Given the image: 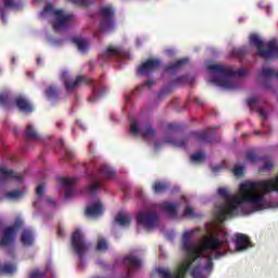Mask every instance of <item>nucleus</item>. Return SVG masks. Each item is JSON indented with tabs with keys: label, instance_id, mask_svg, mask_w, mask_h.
Listing matches in <instances>:
<instances>
[{
	"label": "nucleus",
	"instance_id": "052dcab7",
	"mask_svg": "<svg viewBox=\"0 0 278 278\" xmlns=\"http://www.w3.org/2000/svg\"><path fill=\"white\" fill-rule=\"evenodd\" d=\"M166 94H168V91L162 90V91L159 93V97H166Z\"/></svg>",
	"mask_w": 278,
	"mask_h": 278
},
{
	"label": "nucleus",
	"instance_id": "a18cd8bd",
	"mask_svg": "<svg viewBox=\"0 0 278 278\" xmlns=\"http://www.w3.org/2000/svg\"><path fill=\"white\" fill-rule=\"evenodd\" d=\"M245 157L251 164H255V162H257V154L254 152H249Z\"/></svg>",
	"mask_w": 278,
	"mask_h": 278
},
{
	"label": "nucleus",
	"instance_id": "5701e85b",
	"mask_svg": "<svg viewBox=\"0 0 278 278\" xmlns=\"http://www.w3.org/2000/svg\"><path fill=\"white\" fill-rule=\"evenodd\" d=\"M188 62H189L188 58L179 59L176 62L166 66L165 73H170L173 71H177V68H181L182 66H186V64H188Z\"/></svg>",
	"mask_w": 278,
	"mask_h": 278
},
{
	"label": "nucleus",
	"instance_id": "423d86ee",
	"mask_svg": "<svg viewBox=\"0 0 278 278\" xmlns=\"http://www.w3.org/2000/svg\"><path fill=\"white\" fill-rule=\"evenodd\" d=\"M24 222L21 218H16L12 226L7 227L3 230L2 238L0 240V247H7L5 253L7 255H11V257H14L16 254V250L14 249V239L16 238V231L18 229H23Z\"/></svg>",
	"mask_w": 278,
	"mask_h": 278
},
{
	"label": "nucleus",
	"instance_id": "dca6fc26",
	"mask_svg": "<svg viewBox=\"0 0 278 278\" xmlns=\"http://www.w3.org/2000/svg\"><path fill=\"white\" fill-rule=\"evenodd\" d=\"M124 264L127 266L129 273H131V270H136L142 266V261L138 256L130 254L124 257Z\"/></svg>",
	"mask_w": 278,
	"mask_h": 278
},
{
	"label": "nucleus",
	"instance_id": "e2e57ef3",
	"mask_svg": "<svg viewBox=\"0 0 278 278\" xmlns=\"http://www.w3.org/2000/svg\"><path fill=\"white\" fill-rule=\"evenodd\" d=\"M89 67L92 71L94 68V63L93 62H89Z\"/></svg>",
	"mask_w": 278,
	"mask_h": 278
},
{
	"label": "nucleus",
	"instance_id": "39448f33",
	"mask_svg": "<svg viewBox=\"0 0 278 278\" xmlns=\"http://www.w3.org/2000/svg\"><path fill=\"white\" fill-rule=\"evenodd\" d=\"M250 45L255 47L257 55L263 58V60H275L278 58V40L270 39L266 46H264V40L260 36L252 34L250 35Z\"/></svg>",
	"mask_w": 278,
	"mask_h": 278
},
{
	"label": "nucleus",
	"instance_id": "49530a36",
	"mask_svg": "<svg viewBox=\"0 0 278 278\" xmlns=\"http://www.w3.org/2000/svg\"><path fill=\"white\" fill-rule=\"evenodd\" d=\"M3 5L4 8H13V9L18 8V4H16L14 0H3Z\"/></svg>",
	"mask_w": 278,
	"mask_h": 278
},
{
	"label": "nucleus",
	"instance_id": "1a4fd4ad",
	"mask_svg": "<svg viewBox=\"0 0 278 278\" xmlns=\"http://www.w3.org/2000/svg\"><path fill=\"white\" fill-rule=\"evenodd\" d=\"M72 249L74 253L77 255L79 262H84V256L88 253V249H90V243L86 241V236L81 230L76 229L72 235Z\"/></svg>",
	"mask_w": 278,
	"mask_h": 278
},
{
	"label": "nucleus",
	"instance_id": "393cba45",
	"mask_svg": "<svg viewBox=\"0 0 278 278\" xmlns=\"http://www.w3.org/2000/svg\"><path fill=\"white\" fill-rule=\"evenodd\" d=\"M72 41L74 42V45H76L78 51H80V53H86V51H88V41L84 38H79V37H74L72 39Z\"/></svg>",
	"mask_w": 278,
	"mask_h": 278
},
{
	"label": "nucleus",
	"instance_id": "aec40b11",
	"mask_svg": "<svg viewBox=\"0 0 278 278\" xmlns=\"http://www.w3.org/2000/svg\"><path fill=\"white\" fill-rule=\"evenodd\" d=\"M235 244L238 251H247V248L251 244V239H249L247 235L237 233Z\"/></svg>",
	"mask_w": 278,
	"mask_h": 278
},
{
	"label": "nucleus",
	"instance_id": "58836bf2",
	"mask_svg": "<svg viewBox=\"0 0 278 278\" xmlns=\"http://www.w3.org/2000/svg\"><path fill=\"white\" fill-rule=\"evenodd\" d=\"M232 173H233L235 177H243L244 176V167L235 165Z\"/></svg>",
	"mask_w": 278,
	"mask_h": 278
},
{
	"label": "nucleus",
	"instance_id": "a19ab883",
	"mask_svg": "<svg viewBox=\"0 0 278 278\" xmlns=\"http://www.w3.org/2000/svg\"><path fill=\"white\" fill-rule=\"evenodd\" d=\"M21 194H22L21 190H13V191L7 192L5 197L7 199H18Z\"/></svg>",
	"mask_w": 278,
	"mask_h": 278
},
{
	"label": "nucleus",
	"instance_id": "a878e982",
	"mask_svg": "<svg viewBox=\"0 0 278 278\" xmlns=\"http://www.w3.org/2000/svg\"><path fill=\"white\" fill-rule=\"evenodd\" d=\"M115 223H117V225H121L122 227H125L127 225H130L131 218L129 217V214H127V213H118L115 216Z\"/></svg>",
	"mask_w": 278,
	"mask_h": 278
},
{
	"label": "nucleus",
	"instance_id": "a211bd4d",
	"mask_svg": "<svg viewBox=\"0 0 278 278\" xmlns=\"http://www.w3.org/2000/svg\"><path fill=\"white\" fill-rule=\"evenodd\" d=\"M61 186L66 188L65 190V199L68 200L71 197H73V187L75 186V182L77 181L75 178H60L59 179Z\"/></svg>",
	"mask_w": 278,
	"mask_h": 278
},
{
	"label": "nucleus",
	"instance_id": "bf43d9fd",
	"mask_svg": "<svg viewBox=\"0 0 278 278\" xmlns=\"http://www.w3.org/2000/svg\"><path fill=\"white\" fill-rule=\"evenodd\" d=\"M58 236H59L60 238H62V236H64V230H62V228H59V229H58Z\"/></svg>",
	"mask_w": 278,
	"mask_h": 278
},
{
	"label": "nucleus",
	"instance_id": "473e14b6",
	"mask_svg": "<svg viewBox=\"0 0 278 278\" xmlns=\"http://www.w3.org/2000/svg\"><path fill=\"white\" fill-rule=\"evenodd\" d=\"M0 105L2 108H10V92L4 91L0 93Z\"/></svg>",
	"mask_w": 278,
	"mask_h": 278
},
{
	"label": "nucleus",
	"instance_id": "f8f14e48",
	"mask_svg": "<svg viewBox=\"0 0 278 278\" xmlns=\"http://www.w3.org/2000/svg\"><path fill=\"white\" fill-rule=\"evenodd\" d=\"M268 77H275V79H278V71L270 67H264L256 79L262 84L263 87L268 89L270 88V80H268Z\"/></svg>",
	"mask_w": 278,
	"mask_h": 278
},
{
	"label": "nucleus",
	"instance_id": "338daca9",
	"mask_svg": "<svg viewBox=\"0 0 278 278\" xmlns=\"http://www.w3.org/2000/svg\"><path fill=\"white\" fill-rule=\"evenodd\" d=\"M62 125V123L58 122L56 123V127H60Z\"/></svg>",
	"mask_w": 278,
	"mask_h": 278
},
{
	"label": "nucleus",
	"instance_id": "79ce46f5",
	"mask_svg": "<svg viewBox=\"0 0 278 278\" xmlns=\"http://www.w3.org/2000/svg\"><path fill=\"white\" fill-rule=\"evenodd\" d=\"M273 166H274L273 161H266L263 167L260 168V173H266V170H270Z\"/></svg>",
	"mask_w": 278,
	"mask_h": 278
},
{
	"label": "nucleus",
	"instance_id": "13d9d810",
	"mask_svg": "<svg viewBox=\"0 0 278 278\" xmlns=\"http://www.w3.org/2000/svg\"><path fill=\"white\" fill-rule=\"evenodd\" d=\"M223 167H220V166H213L212 167V172L213 173H220V169H222Z\"/></svg>",
	"mask_w": 278,
	"mask_h": 278
},
{
	"label": "nucleus",
	"instance_id": "5fc2aeb1",
	"mask_svg": "<svg viewBox=\"0 0 278 278\" xmlns=\"http://www.w3.org/2000/svg\"><path fill=\"white\" fill-rule=\"evenodd\" d=\"M258 114H260V116H262L264 118V121H266V118H268V116L266 115V111H264V109H260Z\"/></svg>",
	"mask_w": 278,
	"mask_h": 278
},
{
	"label": "nucleus",
	"instance_id": "de8ad7c7",
	"mask_svg": "<svg viewBox=\"0 0 278 278\" xmlns=\"http://www.w3.org/2000/svg\"><path fill=\"white\" fill-rule=\"evenodd\" d=\"M36 194L37 197H39V199H42V197H45V185H39L36 188Z\"/></svg>",
	"mask_w": 278,
	"mask_h": 278
},
{
	"label": "nucleus",
	"instance_id": "680f3d73",
	"mask_svg": "<svg viewBox=\"0 0 278 278\" xmlns=\"http://www.w3.org/2000/svg\"><path fill=\"white\" fill-rule=\"evenodd\" d=\"M88 151H89V153H93V151H92V143H89Z\"/></svg>",
	"mask_w": 278,
	"mask_h": 278
},
{
	"label": "nucleus",
	"instance_id": "20e7f679",
	"mask_svg": "<svg viewBox=\"0 0 278 278\" xmlns=\"http://www.w3.org/2000/svg\"><path fill=\"white\" fill-rule=\"evenodd\" d=\"M81 84H85L86 86H92L91 96L87 98L89 103H97V101H99V97H103V94L108 92V88L103 87V85H94V80L88 76H77L74 80H64V87L67 90H76V88H79Z\"/></svg>",
	"mask_w": 278,
	"mask_h": 278
},
{
	"label": "nucleus",
	"instance_id": "603ef678",
	"mask_svg": "<svg viewBox=\"0 0 278 278\" xmlns=\"http://www.w3.org/2000/svg\"><path fill=\"white\" fill-rule=\"evenodd\" d=\"M167 131H179V125L172 123L167 125Z\"/></svg>",
	"mask_w": 278,
	"mask_h": 278
},
{
	"label": "nucleus",
	"instance_id": "ddd939ff",
	"mask_svg": "<svg viewBox=\"0 0 278 278\" xmlns=\"http://www.w3.org/2000/svg\"><path fill=\"white\" fill-rule=\"evenodd\" d=\"M10 179H14L15 181H22L23 174H16L12 169L0 167V184H5L10 181Z\"/></svg>",
	"mask_w": 278,
	"mask_h": 278
},
{
	"label": "nucleus",
	"instance_id": "3c124183",
	"mask_svg": "<svg viewBox=\"0 0 278 278\" xmlns=\"http://www.w3.org/2000/svg\"><path fill=\"white\" fill-rule=\"evenodd\" d=\"M64 157H65V160L71 162V160H75V153H73V151H71V150H66Z\"/></svg>",
	"mask_w": 278,
	"mask_h": 278
},
{
	"label": "nucleus",
	"instance_id": "37998d69",
	"mask_svg": "<svg viewBox=\"0 0 278 278\" xmlns=\"http://www.w3.org/2000/svg\"><path fill=\"white\" fill-rule=\"evenodd\" d=\"M43 277H47V273L39 271V270H35L29 275V278H43Z\"/></svg>",
	"mask_w": 278,
	"mask_h": 278
},
{
	"label": "nucleus",
	"instance_id": "6e6d98bb",
	"mask_svg": "<svg viewBox=\"0 0 278 278\" xmlns=\"http://www.w3.org/2000/svg\"><path fill=\"white\" fill-rule=\"evenodd\" d=\"M143 86H148V88H151V86H155V80H147L143 83Z\"/></svg>",
	"mask_w": 278,
	"mask_h": 278
},
{
	"label": "nucleus",
	"instance_id": "f03ea898",
	"mask_svg": "<svg viewBox=\"0 0 278 278\" xmlns=\"http://www.w3.org/2000/svg\"><path fill=\"white\" fill-rule=\"evenodd\" d=\"M206 68L214 74L208 80L210 84H215V86H220V88H225L226 90H233L236 88L233 79L245 77L249 74L247 68L233 71L220 64H208Z\"/></svg>",
	"mask_w": 278,
	"mask_h": 278
},
{
	"label": "nucleus",
	"instance_id": "f257e3e1",
	"mask_svg": "<svg viewBox=\"0 0 278 278\" xmlns=\"http://www.w3.org/2000/svg\"><path fill=\"white\" fill-rule=\"evenodd\" d=\"M201 230L195 228L191 231H185L182 235V249L187 253L189 261L182 264L176 273H170L166 268H157L156 273L160 278H186V274L192 268V264L203 257L204 251H215L216 257H223L225 252H220L222 247L229 245V235L227 232H219L211 235L203 243H193L190 241L192 233H199Z\"/></svg>",
	"mask_w": 278,
	"mask_h": 278
},
{
	"label": "nucleus",
	"instance_id": "4d7b16f0",
	"mask_svg": "<svg viewBox=\"0 0 278 278\" xmlns=\"http://www.w3.org/2000/svg\"><path fill=\"white\" fill-rule=\"evenodd\" d=\"M194 103H195V105L201 106V105H203V100H201L200 98H194Z\"/></svg>",
	"mask_w": 278,
	"mask_h": 278
},
{
	"label": "nucleus",
	"instance_id": "9d476101",
	"mask_svg": "<svg viewBox=\"0 0 278 278\" xmlns=\"http://www.w3.org/2000/svg\"><path fill=\"white\" fill-rule=\"evenodd\" d=\"M160 218L157 217V212L155 210L152 211H141L137 215V224L142 225L146 229H153L157 227Z\"/></svg>",
	"mask_w": 278,
	"mask_h": 278
},
{
	"label": "nucleus",
	"instance_id": "c756f323",
	"mask_svg": "<svg viewBox=\"0 0 278 278\" xmlns=\"http://www.w3.org/2000/svg\"><path fill=\"white\" fill-rule=\"evenodd\" d=\"M152 190L155 194H162V192H166L168 190V184L157 180L154 182Z\"/></svg>",
	"mask_w": 278,
	"mask_h": 278
},
{
	"label": "nucleus",
	"instance_id": "774afa93",
	"mask_svg": "<svg viewBox=\"0 0 278 278\" xmlns=\"http://www.w3.org/2000/svg\"><path fill=\"white\" fill-rule=\"evenodd\" d=\"M14 62H15V59H14V58H12L11 63H12V64H14Z\"/></svg>",
	"mask_w": 278,
	"mask_h": 278
},
{
	"label": "nucleus",
	"instance_id": "f3484780",
	"mask_svg": "<svg viewBox=\"0 0 278 278\" xmlns=\"http://www.w3.org/2000/svg\"><path fill=\"white\" fill-rule=\"evenodd\" d=\"M123 50L119 47H115L110 45L102 54H100V60H110L112 58H116V55H121Z\"/></svg>",
	"mask_w": 278,
	"mask_h": 278
},
{
	"label": "nucleus",
	"instance_id": "412c9836",
	"mask_svg": "<svg viewBox=\"0 0 278 278\" xmlns=\"http://www.w3.org/2000/svg\"><path fill=\"white\" fill-rule=\"evenodd\" d=\"M140 134L144 140H149L157 136V129L153 128V126L148 123L143 128L140 129Z\"/></svg>",
	"mask_w": 278,
	"mask_h": 278
},
{
	"label": "nucleus",
	"instance_id": "9b49d317",
	"mask_svg": "<svg viewBox=\"0 0 278 278\" xmlns=\"http://www.w3.org/2000/svg\"><path fill=\"white\" fill-rule=\"evenodd\" d=\"M161 62L159 59H148L143 62L137 70L138 75H143L144 77H149L153 73V71H157L160 68Z\"/></svg>",
	"mask_w": 278,
	"mask_h": 278
},
{
	"label": "nucleus",
	"instance_id": "864d4df0",
	"mask_svg": "<svg viewBox=\"0 0 278 278\" xmlns=\"http://www.w3.org/2000/svg\"><path fill=\"white\" fill-rule=\"evenodd\" d=\"M0 18L5 23V8H0Z\"/></svg>",
	"mask_w": 278,
	"mask_h": 278
},
{
	"label": "nucleus",
	"instance_id": "69168bd1",
	"mask_svg": "<svg viewBox=\"0 0 278 278\" xmlns=\"http://www.w3.org/2000/svg\"><path fill=\"white\" fill-rule=\"evenodd\" d=\"M37 64H42V60L40 58L37 59Z\"/></svg>",
	"mask_w": 278,
	"mask_h": 278
},
{
	"label": "nucleus",
	"instance_id": "4be33fe9",
	"mask_svg": "<svg viewBox=\"0 0 278 278\" xmlns=\"http://www.w3.org/2000/svg\"><path fill=\"white\" fill-rule=\"evenodd\" d=\"M89 181H90V184L88 185L87 188H88L90 194H96L97 190H101L103 188V185L101 184L99 178H97V176L90 175Z\"/></svg>",
	"mask_w": 278,
	"mask_h": 278
},
{
	"label": "nucleus",
	"instance_id": "4468645a",
	"mask_svg": "<svg viewBox=\"0 0 278 278\" xmlns=\"http://www.w3.org/2000/svg\"><path fill=\"white\" fill-rule=\"evenodd\" d=\"M14 101L20 112H24V114H31V112H34V106L31 105V102L27 100V98L17 96Z\"/></svg>",
	"mask_w": 278,
	"mask_h": 278
},
{
	"label": "nucleus",
	"instance_id": "72a5a7b5",
	"mask_svg": "<svg viewBox=\"0 0 278 278\" xmlns=\"http://www.w3.org/2000/svg\"><path fill=\"white\" fill-rule=\"evenodd\" d=\"M70 3H74V5H78V8H88V5H93L94 2L90 0H68Z\"/></svg>",
	"mask_w": 278,
	"mask_h": 278
},
{
	"label": "nucleus",
	"instance_id": "c03bdc74",
	"mask_svg": "<svg viewBox=\"0 0 278 278\" xmlns=\"http://www.w3.org/2000/svg\"><path fill=\"white\" fill-rule=\"evenodd\" d=\"M190 80L188 75H182L174 80V84H188Z\"/></svg>",
	"mask_w": 278,
	"mask_h": 278
},
{
	"label": "nucleus",
	"instance_id": "ea45409f",
	"mask_svg": "<svg viewBox=\"0 0 278 278\" xmlns=\"http://www.w3.org/2000/svg\"><path fill=\"white\" fill-rule=\"evenodd\" d=\"M191 277L192 278H205L203 276V271H201L200 267H193L191 270Z\"/></svg>",
	"mask_w": 278,
	"mask_h": 278
},
{
	"label": "nucleus",
	"instance_id": "4c0bfd02",
	"mask_svg": "<svg viewBox=\"0 0 278 278\" xmlns=\"http://www.w3.org/2000/svg\"><path fill=\"white\" fill-rule=\"evenodd\" d=\"M190 160L191 162H203V160H205V154H203V152H197L191 154Z\"/></svg>",
	"mask_w": 278,
	"mask_h": 278
},
{
	"label": "nucleus",
	"instance_id": "b1692460",
	"mask_svg": "<svg viewBox=\"0 0 278 278\" xmlns=\"http://www.w3.org/2000/svg\"><path fill=\"white\" fill-rule=\"evenodd\" d=\"M45 93L47 99H50V101H58V99H60V90L55 86H49L46 88Z\"/></svg>",
	"mask_w": 278,
	"mask_h": 278
},
{
	"label": "nucleus",
	"instance_id": "6ab92c4d",
	"mask_svg": "<svg viewBox=\"0 0 278 278\" xmlns=\"http://www.w3.org/2000/svg\"><path fill=\"white\" fill-rule=\"evenodd\" d=\"M21 243L23 247H33L34 245V230L25 228L21 233Z\"/></svg>",
	"mask_w": 278,
	"mask_h": 278
},
{
	"label": "nucleus",
	"instance_id": "0e129e2a",
	"mask_svg": "<svg viewBox=\"0 0 278 278\" xmlns=\"http://www.w3.org/2000/svg\"><path fill=\"white\" fill-rule=\"evenodd\" d=\"M47 203H55V201H53V199H51V198H48Z\"/></svg>",
	"mask_w": 278,
	"mask_h": 278
},
{
	"label": "nucleus",
	"instance_id": "0eeeda50",
	"mask_svg": "<svg viewBox=\"0 0 278 278\" xmlns=\"http://www.w3.org/2000/svg\"><path fill=\"white\" fill-rule=\"evenodd\" d=\"M47 14H50V16H54L55 18V22L52 23L54 31H60V29H64V27H66V25H68V22L73 18V15H65L64 11L55 10L51 4H47L41 11V16H47Z\"/></svg>",
	"mask_w": 278,
	"mask_h": 278
},
{
	"label": "nucleus",
	"instance_id": "c9c22d12",
	"mask_svg": "<svg viewBox=\"0 0 278 278\" xmlns=\"http://www.w3.org/2000/svg\"><path fill=\"white\" fill-rule=\"evenodd\" d=\"M130 134L132 136H138L140 134V128L138 127V121L131 119L130 122Z\"/></svg>",
	"mask_w": 278,
	"mask_h": 278
},
{
	"label": "nucleus",
	"instance_id": "7c9ffc66",
	"mask_svg": "<svg viewBox=\"0 0 278 278\" xmlns=\"http://www.w3.org/2000/svg\"><path fill=\"white\" fill-rule=\"evenodd\" d=\"M16 273V265L13 264H4L3 266L0 265V275H13Z\"/></svg>",
	"mask_w": 278,
	"mask_h": 278
},
{
	"label": "nucleus",
	"instance_id": "cd10ccee",
	"mask_svg": "<svg viewBox=\"0 0 278 278\" xmlns=\"http://www.w3.org/2000/svg\"><path fill=\"white\" fill-rule=\"evenodd\" d=\"M161 208L163 212H167L172 216H177V205L170 202H164L161 204Z\"/></svg>",
	"mask_w": 278,
	"mask_h": 278
},
{
	"label": "nucleus",
	"instance_id": "2eb2a0df",
	"mask_svg": "<svg viewBox=\"0 0 278 278\" xmlns=\"http://www.w3.org/2000/svg\"><path fill=\"white\" fill-rule=\"evenodd\" d=\"M103 215V204L101 202L89 205L85 211V216L88 218H99Z\"/></svg>",
	"mask_w": 278,
	"mask_h": 278
},
{
	"label": "nucleus",
	"instance_id": "e433bc0d",
	"mask_svg": "<svg viewBox=\"0 0 278 278\" xmlns=\"http://www.w3.org/2000/svg\"><path fill=\"white\" fill-rule=\"evenodd\" d=\"M248 51H249V49H248L245 46H243V47H241V48L235 49V50L232 51V53H233V55H236L237 58H242V56L247 55Z\"/></svg>",
	"mask_w": 278,
	"mask_h": 278
},
{
	"label": "nucleus",
	"instance_id": "f704fd0d",
	"mask_svg": "<svg viewBox=\"0 0 278 278\" xmlns=\"http://www.w3.org/2000/svg\"><path fill=\"white\" fill-rule=\"evenodd\" d=\"M96 249L97 251H102L103 253H105V251H108V241H105V239L103 238L98 239Z\"/></svg>",
	"mask_w": 278,
	"mask_h": 278
},
{
	"label": "nucleus",
	"instance_id": "09e8293b",
	"mask_svg": "<svg viewBox=\"0 0 278 278\" xmlns=\"http://www.w3.org/2000/svg\"><path fill=\"white\" fill-rule=\"evenodd\" d=\"M260 101L257 98L248 99L247 103L251 110H255V104Z\"/></svg>",
	"mask_w": 278,
	"mask_h": 278
},
{
	"label": "nucleus",
	"instance_id": "6e6552de",
	"mask_svg": "<svg viewBox=\"0 0 278 278\" xmlns=\"http://www.w3.org/2000/svg\"><path fill=\"white\" fill-rule=\"evenodd\" d=\"M99 16L101 18L99 29L97 30L93 36L94 38H98L101 34V31L108 33V31H114V8L112 7H102L99 10Z\"/></svg>",
	"mask_w": 278,
	"mask_h": 278
},
{
	"label": "nucleus",
	"instance_id": "bb28decb",
	"mask_svg": "<svg viewBox=\"0 0 278 278\" xmlns=\"http://www.w3.org/2000/svg\"><path fill=\"white\" fill-rule=\"evenodd\" d=\"M100 175H102L104 179H113L116 173L110 166L102 165L100 166Z\"/></svg>",
	"mask_w": 278,
	"mask_h": 278
},
{
	"label": "nucleus",
	"instance_id": "2f4dec72",
	"mask_svg": "<svg viewBox=\"0 0 278 278\" xmlns=\"http://www.w3.org/2000/svg\"><path fill=\"white\" fill-rule=\"evenodd\" d=\"M25 136L28 140H38V132L31 125L26 126Z\"/></svg>",
	"mask_w": 278,
	"mask_h": 278
},
{
	"label": "nucleus",
	"instance_id": "c85d7f7f",
	"mask_svg": "<svg viewBox=\"0 0 278 278\" xmlns=\"http://www.w3.org/2000/svg\"><path fill=\"white\" fill-rule=\"evenodd\" d=\"M207 251H204V255L203 256H199L198 260H206V264L204 265V270H212V268H214V257L212 256V254H207Z\"/></svg>",
	"mask_w": 278,
	"mask_h": 278
},
{
	"label": "nucleus",
	"instance_id": "8fccbe9b",
	"mask_svg": "<svg viewBox=\"0 0 278 278\" xmlns=\"http://www.w3.org/2000/svg\"><path fill=\"white\" fill-rule=\"evenodd\" d=\"M185 216H189V218H194V208H192V206H187L185 208Z\"/></svg>",
	"mask_w": 278,
	"mask_h": 278
},
{
	"label": "nucleus",
	"instance_id": "7ed1b4c3",
	"mask_svg": "<svg viewBox=\"0 0 278 278\" xmlns=\"http://www.w3.org/2000/svg\"><path fill=\"white\" fill-rule=\"evenodd\" d=\"M220 127L215 128H207L206 130L202 131H192L189 135L181 137L180 139H175L173 137H165L164 142L167 144H173V147H178L180 149H186L188 142L190 140H195V142H199L200 144H212L214 140H216V129H219Z\"/></svg>",
	"mask_w": 278,
	"mask_h": 278
}]
</instances>
